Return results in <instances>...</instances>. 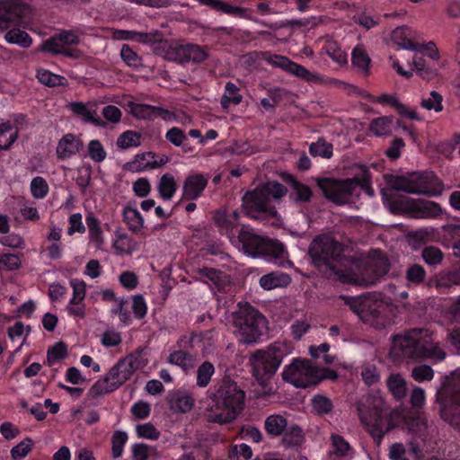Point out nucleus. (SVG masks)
Masks as SVG:
<instances>
[{
	"mask_svg": "<svg viewBox=\"0 0 460 460\" xmlns=\"http://www.w3.org/2000/svg\"><path fill=\"white\" fill-rule=\"evenodd\" d=\"M387 188L382 189L383 204L393 214H409L416 218H436L442 214L441 206L431 200L414 199L404 194L437 197L443 191V183L432 171L416 172L408 176L385 175Z\"/></svg>",
	"mask_w": 460,
	"mask_h": 460,
	"instance_id": "f257e3e1",
	"label": "nucleus"
},
{
	"mask_svg": "<svg viewBox=\"0 0 460 460\" xmlns=\"http://www.w3.org/2000/svg\"><path fill=\"white\" fill-rule=\"evenodd\" d=\"M239 218L240 214L236 210L231 213L218 211L215 215V224L221 234H225L243 253L282 263L288 256L285 245L279 240L258 234L249 226H240Z\"/></svg>",
	"mask_w": 460,
	"mask_h": 460,
	"instance_id": "f03ea898",
	"label": "nucleus"
},
{
	"mask_svg": "<svg viewBox=\"0 0 460 460\" xmlns=\"http://www.w3.org/2000/svg\"><path fill=\"white\" fill-rule=\"evenodd\" d=\"M389 355L396 361L406 358L443 360L446 357V353L432 342L431 333L419 328L394 336Z\"/></svg>",
	"mask_w": 460,
	"mask_h": 460,
	"instance_id": "7ed1b4c3",
	"label": "nucleus"
},
{
	"mask_svg": "<svg viewBox=\"0 0 460 460\" xmlns=\"http://www.w3.org/2000/svg\"><path fill=\"white\" fill-rule=\"evenodd\" d=\"M341 252L340 243L327 236H316L309 246L313 264L328 279L343 284L356 283L354 273L339 264Z\"/></svg>",
	"mask_w": 460,
	"mask_h": 460,
	"instance_id": "20e7f679",
	"label": "nucleus"
},
{
	"mask_svg": "<svg viewBox=\"0 0 460 460\" xmlns=\"http://www.w3.org/2000/svg\"><path fill=\"white\" fill-rule=\"evenodd\" d=\"M285 185L275 181L259 184L253 190H248L243 197V208L245 214L252 219L269 223L279 217L272 200H279L287 195Z\"/></svg>",
	"mask_w": 460,
	"mask_h": 460,
	"instance_id": "39448f33",
	"label": "nucleus"
},
{
	"mask_svg": "<svg viewBox=\"0 0 460 460\" xmlns=\"http://www.w3.org/2000/svg\"><path fill=\"white\" fill-rule=\"evenodd\" d=\"M211 395L216 407L208 413L209 421L228 423L243 409L245 392L230 376H224L214 386Z\"/></svg>",
	"mask_w": 460,
	"mask_h": 460,
	"instance_id": "423d86ee",
	"label": "nucleus"
},
{
	"mask_svg": "<svg viewBox=\"0 0 460 460\" xmlns=\"http://www.w3.org/2000/svg\"><path fill=\"white\" fill-rule=\"evenodd\" d=\"M281 378L296 388H309L323 380H336L338 374L329 367H318L310 359L293 358L283 367Z\"/></svg>",
	"mask_w": 460,
	"mask_h": 460,
	"instance_id": "0eeeda50",
	"label": "nucleus"
},
{
	"mask_svg": "<svg viewBox=\"0 0 460 460\" xmlns=\"http://www.w3.org/2000/svg\"><path fill=\"white\" fill-rule=\"evenodd\" d=\"M290 354L288 346L275 341L264 349H256L250 356L252 374L258 383L265 387L276 375L284 358Z\"/></svg>",
	"mask_w": 460,
	"mask_h": 460,
	"instance_id": "6e6552de",
	"label": "nucleus"
},
{
	"mask_svg": "<svg viewBox=\"0 0 460 460\" xmlns=\"http://www.w3.org/2000/svg\"><path fill=\"white\" fill-rule=\"evenodd\" d=\"M232 322L240 341L245 344L258 342L268 329L266 317L249 303H238L237 309L232 313Z\"/></svg>",
	"mask_w": 460,
	"mask_h": 460,
	"instance_id": "1a4fd4ad",
	"label": "nucleus"
},
{
	"mask_svg": "<svg viewBox=\"0 0 460 460\" xmlns=\"http://www.w3.org/2000/svg\"><path fill=\"white\" fill-rule=\"evenodd\" d=\"M441 418L460 429V370L452 374L436 394Z\"/></svg>",
	"mask_w": 460,
	"mask_h": 460,
	"instance_id": "9d476101",
	"label": "nucleus"
},
{
	"mask_svg": "<svg viewBox=\"0 0 460 460\" xmlns=\"http://www.w3.org/2000/svg\"><path fill=\"white\" fill-rule=\"evenodd\" d=\"M368 409V424L371 426L370 434L374 441L379 445L385 435L392 428L391 420L385 414V402L378 395H369L367 399Z\"/></svg>",
	"mask_w": 460,
	"mask_h": 460,
	"instance_id": "9b49d317",
	"label": "nucleus"
},
{
	"mask_svg": "<svg viewBox=\"0 0 460 460\" xmlns=\"http://www.w3.org/2000/svg\"><path fill=\"white\" fill-rule=\"evenodd\" d=\"M318 186L328 200L341 205L347 203L355 194L359 186V181L356 178L345 180L324 178L318 181Z\"/></svg>",
	"mask_w": 460,
	"mask_h": 460,
	"instance_id": "f8f14e48",
	"label": "nucleus"
},
{
	"mask_svg": "<svg viewBox=\"0 0 460 460\" xmlns=\"http://www.w3.org/2000/svg\"><path fill=\"white\" fill-rule=\"evenodd\" d=\"M132 375L126 367L124 361L119 359L102 379L95 382L89 390L93 397L110 394L119 388L131 378Z\"/></svg>",
	"mask_w": 460,
	"mask_h": 460,
	"instance_id": "ddd939ff",
	"label": "nucleus"
},
{
	"mask_svg": "<svg viewBox=\"0 0 460 460\" xmlns=\"http://www.w3.org/2000/svg\"><path fill=\"white\" fill-rule=\"evenodd\" d=\"M30 13V5L21 0H0V29L20 24Z\"/></svg>",
	"mask_w": 460,
	"mask_h": 460,
	"instance_id": "4468645a",
	"label": "nucleus"
},
{
	"mask_svg": "<svg viewBox=\"0 0 460 460\" xmlns=\"http://www.w3.org/2000/svg\"><path fill=\"white\" fill-rule=\"evenodd\" d=\"M264 59L268 64L275 67H279L284 71L305 79L308 82H318L319 75L311 73L305 66L290 60L288 58L278 54L264 53Z\"/></svg>",
	"mask_w": 460,
	"mask_h": 460,
	"instance_id": "2eb2a0df",
	"label": "nucleus"
},
{
	"mask_svg": "<svg viewBox=\"0 0 460 460\" xmlns=\"http://www.w3.org/2000/svg\"><path fill=\"white\" fill-rule=\"evenodd\" d=\"M387 309V305L382 302L369 299L360 300L358 305L354 306V310L362 320L381 326H385L389 323V318L386 314Z\"/></svg>",
	"mask_w": 460,
	"mask_h": 460,
	"instance_id": "dca6fc26",
	"label": "nucleus"
},
{
	"mask_svg": "<svg viewBox=\"0 0 460 460\" xmlns=\"http://www.w3.org/2000/svg\"><path fill=\"white\" fill-rule=\"evenodd\" d=\"M127 106L132 116L138 119L154 120L156 118H162L164 120H170L173 115L165 108L150 104L128 102Z\"/></svg>",
	"mask_w": 460,
	"mask_h": 460,
	"instance_id": "f3484780",
	"label": "nucleus"
},
{
	"mask_svg": "<svg viewBox=\"0 0 460 460\" xmlns=\"http://www.w3.org/2000/svg\"><path fill=\"white\" fill-rule=\"evenodd\" d=\"M208 179L204 174L196 172L188 175L182 184L181 200L193 201L199 199L207 188Z\"/></svg>",
	"mask_w": 460,
	"mask_h": 460,
	"instance_id": "a211bd4d",
	"label": "nucleus"
},
{
	"mask_svg": "<svg viewBox=\"0 0 460 460\" xmlns=\"http://www.w3.org/2000/svg\"><path fill=\"white\" fill-rule=\"evenodd\" d=\"M173 60L179 63H193L200 64L204 62L208 55L206 50L197 44L178 45L173 49Z\"/></svg>",
	"mask_w": 460,
	"mask_h": 460,
	"instance_id": "6ab92c4d",
	"label": "nucleus"
},
{
	"mask_svg": "<svg viewBox=\"0 0 460 460\" xmlns=\"http://www.w3.org/2000/svg\"><path fill=\"white\" fill-rule=\"evenodd\" d=\"M198 273L200 278L209 281L213 288L217 289V292L226 293L232 288L231 278L225 271L209 267H203L199 269Z\"/></svg>",
	"mask_w": 460,
	"mask_h": 460,
	"instance_id": "aec40b11",
	"label": "nucleus"
},
{
	"mask_svg": "<svg viewBox=\"0 0 460 460\" xmlns=\"http://www.w3.org/2000/svg\"><path fill=\"white\" fill-rule=\"evenodd\" d=\"M95 107L94 102H72L68 104L69 110L76 116L82 118L86 123H91L99 128L107 127L106 121L96 115L95 111L92 108Z\"/></svg>",
	"mask_w": 460,
	"mask_h": 460,
	"instance_id": "412c9836",
	"label": "nucleus"
},
{
	"mask_svg": "<svg viewBox=\"0 0 460 460\" xmlns=\"http://www.w3.org/2000/svg\"><path fill=\"white\" fill-rule=\"evenodd\" d=\"M167 163V158L161 157L156 159V155L154 152H146L138 154L135 159L127 164L128 169L134 172H143L148 169H156Z\"/></svg>",
	"mask_w": 460,
	"mask_h": 460,
	"instance_id": "4be33fe9",
	"label": "nucleus"
},
{
	"mask_svg": "<svg viewBox=\"0 0 460 460\" xmlns=\"http://www.w3.org/2000/svg\"><path fill=\"white\" fill-rule=\"evenodd\" d=\"M83 148V142L72 133L65 134L56 148L57 156L59 160H66L79 153Z\"/></svg>",
	"mask_w": 460,
	"mask_h": 460,
	"instance_id": "5701e85b",
	"label": "nucleus"
},
{
	"mask_svg": "<svg viewBox=\"0 0 460 460\" xmlns=\"http://www.w3.org/2000/svg\"><path fill=\"white\" fill-rule=\"evenodd\" d=\"M40 49L46 53L62 55L73 59H77L81 57V51L79 49L63 46L57 34L44 40Z\"/></svg>",
	"mask_w": 460,
	"mask_h": 460,
	"instance_id": "b1692460",
	"label": "nucleus"
},
{
	"mask_svg": "<svg viewBox=\"0 0 460 460\" xmlns=\"http://www.w3.org/2000/svg\"><path fill=\"white\" fill-rule=\"evenodd\" d=\"M168 404L174 412L187 413L192 410L195 399L187 391L179 389L170 394Z\"/></svg>",
	"mask_w": 460,
	"mask_h": 460,
	"instance_id": "393cba45",
	"label": "nucleus"
},
{
	"mask_svg": "<svg viewBox=\"0 0 460 460\" xmlns=\"http://www.w3.org/2000/svg\"><path fill=\"white\" fill-rule=\"evenodd\" d=\"M290 283V275L280 270H275L264 274L259 279V284L264 290L286 288Z\"/></svg>",
	"mask_w": 460,
	"mask_h": 460,
	"instance_id": "a878e982",
	"label": "nucleus"
},
{
	"mask_svg": "<svg viewBox=\"0 0 460 460\" xmlns=\"http://www.w3.org/2000/svg\"><path fill=\"white\" fill-rule=\"evenodd\" d=\"M285 181L292 190L289 196L290 199L297 203H307L311 200L313 191L308 185L299 181L296 177L290 174L287 176Z\"/></svg>",
	"mask_w": 460,
	"mask_h": 460,
	"instance_id": "bb28decb",
	"label": "nucleus"
},
{
	"mask_svg": "<svg viewBox=\"0 0 460 460\" xmlns=\"http://www.w3.org/2000/svg\"><path fill=\"white\" fill-rule=\"evenodd\" d=\"M351 63L357 73L361 76L370 75L371 58L361 46L358 45L352 49Z\"/></svg>",
	"mask_w": 460,
	"mask_h": 460,
	"instance_id": "cd10ccee",
	"label": "nucleus"
},
{
	"mask_svg": "<svg viewBox=\"0 0 460 460\" xmlns=\"http://www.w3.org/2000/svg\"><path fill=\"white\" fill-rule=\"evenodd\" d=\"M166 362L181 367V369L187 374L190 370L194 368L195 355L194 353L176 349L170 352L166 358Z\"/></svg>",
	"mask_w": 460,
	"mask_h": 460,
	"instance_id": "c85d7f7f",
	"label": "nucleus"
},
{
	"mask_svg": "<svg viewBox=\"0 0 460 460\" xmlns=\"http://www.w3.org/2000/svg\"><path fill=\"white\" fill-rule=\"evenodd\" d=\"M19 134L18 128L9 120L0 121V152L11 149L17 140Z\"/></svg>",
	"mask_w": 460,
	"mask_h": 460,
	"instance_id": "c756f323",
	"label": "nucleus"
},
{
	"mask_svg": "<svg viewBox=\"0 0 460 460\" xmlns=\"http://www.w3.org/2000/svg\"><path fill=\"white\" fill-rule=\"evenodd\" d=\"M386 385L397 402L402 401L407 396L408 385L401 374H391L386 380Z\"/></svg>",
	"mask_w": 460,
	"mask_h": 460,
	"instance_id": "7c9ffc66",
	"label": "nucleus"
},
{
	"mask_svg": "<svg viewBox=\"0 0 460 460\" xmlns=\"http://www.w3.org/2000/svg\"><path fill=\"white\" fill-rule=\"evenodd\" d=\"M389 270L390 263L386 258H382L371 262L367 269V272L370 276L367 280H364L365 286L375 285L381 278L385 276Z\"/></svg>",
	"mask_w": 460,
	"mask_h": 460,
	"instance_id": "2f4dec72",
	"label": "nucleus"
},
{
	"mask_svg": "<svg viewBox=\"0 0 460 460\" xmlns=\"http://www.w3.org/2000/svg\"><path fill=\"white\" fill-rule=\"evenodd\" d=\"M394 128V117L381 116L375 118L369 124V130L376 137H387Z\"/></svg>",
	"mask_w": 460,
	"mask_h": 460,
	"instance_id": "473e14b6",
	"label": "nucleus"
},
{
	"mask_svg": "<svg viewBox=\"0 0 460 460\" xmlns=\"http://www.w3.org/2000/svg\"><path fill=\"white\" fill-rule=\"evenodd\" d=\"M126 367L133 375L137 370L143 369L148 364L147 352L145 349H137L125 358H121Z\"/></svg>",
	"mask_w": 460,
	"mask_h": 460,
	"instance_id": "72a5a7b5",
	"label": "nucleus"
},
{
	"mask_svg": "<svg viewBox=\"0 0 460 460\" xmlns=\"http://www.w3.org/2000/svg\"><path fill=\"white\" fill-rule=\"evenodd\" d=\"M305 440L303 429L296 424L287 426L282 433V442L286 447H300Z\"/></svg>",
	"mask_w": 460,
	"mask_h": 460,
	"instance_id": "f704fd0d",
	"label": "nucleus"
},
{
	"mask_svg": "<svg viewBox=\"0 0 460 460\" xmlns=\"http://www.w3.org/2000/svg\"><path fill=\"white\" fill-rule=\"evenodd\" d=\"M288 420L285 417L279 414L268 416L264 421V428L267 433L272 437L282 435L287 429Z\"/></svg>",
	"mask_w": 460,
	"mask_h": 460,
	"instance_id": "c9c22d12",
	"label": "nucleus"
},
{
	"mask_svg": "<svg viewBox=\"0 0 460 460\" xmlns=\"http://www.w3.org/2000/svg\"><path fill=\"white\" fill-rule=\"evenodd\" d=\"M311 406L313 412L317 416H326L333 411L332 401L323 394H314L311 399Z\"/></svg>",
	"mask_w": 460,
	"mask_h": 460,
	"instance_id": "e433bc0d",
	"label": "nucleus"
},
{
	"mask_svg": "<svg viewBox=\"0 0 460 460\" xmlns=\"http://www.w3.org/2000/svg\"><path fill=\"white\" fill-rule=\"evenodd\" d=\"M178 189L174 177L170 173H164L159 180L157 190L164 200H170Z\"/></svg>",
	"mask_w": 460,
	"mask_h": 460,
	"instance_id": "4c0bfd02",
	"label": "nucleus"
},
{
	"mask_svg": "<svg viewBox=\"0 0 460 460\" xmlns=\"http://www.w3.org/2000/svg\"><path fill=\"white\" fill-rule=\"evenodd\" d=\"M331 442L332 446V454L339 458L351 457L354 450L345 438L339 434H332Z\"/></svg>",
	"mask_w": 460,
	"mask_h": 460,
	"instance_id": "58836bf2",
	"label": "nucleus"
},
{
	"mask_svg": "<svg viewBox=\"0 0 460 460\" xmlns=\"http://www.w3.org/2000/svg\"><path fill=\"white\" fill-rule=\"evenodd\" d=\"M123 220L128 225V229L133 233L140 231L144 226V219L137 208L126 207L123 210Z\"/></svg>",
	"mask_w": 460,
	"mask_h": 460,
	"instance_id": "ea45409f",
	"label": "nucleus"
},
{
	"mask_svg": "<svg viewBox=\"0 0 460 460\" xmlns=\"http://www.w3.org/2000/svg\"><path fill=\"white\" fill-rule=\"evenodd\" d=\"M36 77L40 84L48 87L65 86L67 83L64 76L43 68L37 70Z\"/></svg>",
	"mask_w": 460,
	"mask_h": 460,
	"instance_id": "a19ab883",
	"label": "nucleus"
},
{
	"mask_svg": "<svg viewBox=\"0 0 460 460\" xmlns=\"http://www.w3.org/2000/svg\"><path fill=\"white\" fill-rule=\"evenodd\" d=\"M243 96L239 93V88L232 82L225 85V94L221 98V106L227 109L230 104L238 105L242 102Z\"/></svg>",
	"mask_w": 460,
	"mask_h": 460,
	"instance_id": "79ce46f5",
	"label": "nucleus"
},
{
	"mask_svg": "<svg viewBox=\"0 0 460 460\" xmlns=\"http://www.w3.org/2000/svg\"><path fill=\"white\" fill-rule=\"evenodd\" d=\"M309 153L314 157L320 156L325 159H330L333 155V146L327 142L323 137H319L317 141L310 144Z\"/></svg>",
	"mask_w": 460,
	"mask_h": 460,
	"instance_id": "37998d69",
	"label": "nucleus"
},
{
	"mask_svg": "<svg viewBox=\"0 0 460 460\" xmlns=\"http://www.w3.org/2000/svg\"><path fill=\"white\" fill-rule=\"evenodd\" d=\"M8 43L17 44L22 48H29L32 43L31 37L24 31L19 28H12L4 36Z\"/></svg>",
	"mask_w": 460,
	"mask_h": 460,
	"instance_id": "c03bdc74",
	"label": "nucleus"
},
{
	"mask_svg": "<svg viewBox=\"0 0 460 460\" xmlns=\"http://www.w3.org/2000/svg\"><path fill=\"white\" fill-rule=\"evenodd\" d=\"M128 440V433L123 430H115L111 436V452L113 459L122 456L124 447Z\"/></svg>",
	"mask_w": 460,
	"mask_h": 460,
	"instance_id": "a18cd8bd",
	"label": "nucleus"
},
{
	"mask_svg": "<svg viewBox=\"0 0 460 460\" xmlns=\"http://www.w3.org/2000/svg\"><path fill=\"white\" fill-rule=\"evenodd\" d=\"M142 135L140 132L127 130L120 134L117 139V146L121 149L137 147L141 145Z\"/></svg>",
	"mask_w": 460,
	"mask_h": 460,
	"instance_id": "49530a36",
	"label": "nucleus"
},
{
	"mask_svg": "<svg viewBox=\"0 0 460 460\" xmlns=\"http://www.w3.org/2000/svg\"><path fill=\"white\" fill-rule=\"evenodd\" d=\"M85 220L89 230L90 240L95 243L97 245L102 244L103 233L101 227L100 220L93 214L88 215Z\"/></svg>",
	"mask_w": 460,
	"mask_h": 460,
	"instance_id": "de8ad7c7",
	"label": "nucleus"
},
{
	"mask_svg": "<svg viewBox=\"0 0 460 460\" xmlns=\"http://www.w3.org/2000/svg\"><path fill=\"white\" fill-rule=\"evenodd\" d=\"M214 374V365L209 361H204L197 370V385L202 388L208 386Z\"/></svg>",
	"mask_w": 460,
	"mask_h": 460,
	"instance_id": "09e8293b",
	"label": "nucleus"
},
{
	"mask_svg": "<svg viewBox=\"0 0 460 460\" xmlns=\"http://www.w3.org/2000/svg\"><path fill=\"white\" fill-rule=\"evenodd\" d=\"M405 278L409 285H420L426 279V270L420 264H411L406 269Z\"/></svg>",
	"mask_w": 460,
	"mask_h": 460,
	"instance_id": "8fccbe9b",
	"label": "nucleus"
},
{
	"mask_svg": "<svg viewBox=\"0 0 460 460\" xmlns=\"http://www.w3.org/2000/svg\"><path fill=\"white\" fill-rule=\"evenodd\" d=\"M408 31L409 29L405 26L398 27L393 31L392 37L403 49L415 50L417 49L418 43L408 38Z\"/></svg>",
	"mask_w": 460,
	"mask_h": 460,
	"instance_id": "3c124183",
	"label": "nucleus"
},
{
	"mask_svg": "<svg viewBox=\"0 0 460 460\" xmlns=\"http://www.w3.org/2000/svg\"><path fill=\"white\" fill-rule=\"evenodd\" d=\"M88 156L95 163H102L107 157V152L98 139H93L87 146Z\"/></svg>",
	"mask_w": 460,
	"mask_h": 460,
	"instance_id": "603ef678",
	"label": "nucleus"
},
{
	"mask_svg": "<svg viewBox=\"0 0 460 460\" xmlns=\"http://www.w3.org/2000/svg\"><path fill=\"white\" fill-rule=\"evenodd\" d=\"M67 356V346L62 342H57L54 346L48 349L47 361L49 366L54 365L56 362L65 358Z\"/></svg>",
	"mask_w": 460,
	"mask_h": 460,
	"instance_id": "864d4df0",
	"label": "nucleus"
},
{
	"mask_svg": "<svg viewBox=\"0 0 460 460\" xmlns=\"http://www.w3.org/2000/svg\"><path fill=\"white\" fill-rule=\"evenodd\" d=\"M252 456V450L247 444L234 445L228 451L230 460H248Z\"/></svg>",
	"mask_w": 460,
	"mask_h": 460,
	"instance_id": "5fc2aeb1",
	"label": "nucleus"
},
{
	"mask_svg": "<svg viewBox=\"0 0 460 460\" xmlns=\"http://www.w3.org/2000/svg\"><path fill=\"white\" fill-rule=\"evenodd\" d=\"M199 341L197 332L185 333L179 337L176 341V348L182 351L191 352Z\"/></svg>",
	"mask_w": 460,
	"mask_h": 460,
	"instance_id": "6e6d98bb",
	"label": "nucleus"
},
{
	"mask_svg": "<svg viewBox=\"0 0 460 460\" xmlns=\"http://www.w3.org/2000/svg\"><path fill=\"white\" fill-rule=\"evenodd\" d=\"M33 441L30 438H25L19 444L11 449V456L13 460H20L26 457L32 450Z\"/></svg>",
	"mask_w": 460,
	"mask_h": 460,
	"instance_id": "4d7b16f0",
	"label": "nucleus"
},
{
	"mask_svg": "<svg viewBox=\"0 0 460 460\" xmlns=\"http://www.w3.org/2000/svg\"><path fill=\"white\" fill-rule=\"evenodd\" d=\"M443 97L436 91H432L429 96L421 100V107L428 111H435L440 112L443 111Z\"/></svg>",
	"mask_w": 460,
	"mask_h": 460,
	"instance_id": "13d9d810",
	"label": "nucleus"
},
{
	"mask_svg": "<svg viewBox=\"0 0 460 460\" xmlns=\"http://www.w3.org/2000/svg\"><path fill=\"white\" fill-rule=\"evenodd\" d=\"M49 188L46 180L40 176L34 177L31 181V192L35 199H43L49 193Z\"/></svg>",
	"mask_w": 460,
	"mask_h": 460,
	"instance_id": "bf43d9fd",
	"label": "nucleus"
},
{
	"mask_svg": "<svg viewBox=\"0 0 460 460\" xmlns=\"http://www.w3.org/2000/svg\"><path fill=\"white\" fill-rule=\"evenodd\" d=\"M22 266L21 257L13 253H4L0 255V269L13 271Z\"/></svg>",
	"mask_w": 460,
	"mask_h": 460,
	"instance_id": "052dcab7",
	"label": "nucleus"
},
{
	"mask_svg": "<svg viewBox=\"0 0 460 460\" xmlns=\"http://www.w3.org/2000/svg\"><path fill=\"white\" fill-rule=\"evenodd\" d=\"M422 258L424 261L429 265H438L443 260L442 251L436 246H427L422 250Z\"/></svg>",
	"mask_w": 460,
	"mask_h": 460,
	"instance_id": "680f3d73",
	"label": "nucleus"
},
{
	"mask_svg": "<svg viewBox=\"0 0 460 460\" xmlns=\"http://www.w3.org/2000/svg\"><path fill=\"white\" fill-rule=\"evenodd\" d=\"M165 139L174 146H183L184 151H187V149L184 148L187 136L181 128L178 127L171 128L165 133Z\"/></svg>",
	"mask_w": 460,
	"mask_h": 460,
	"instance_id": "e2e57ef3",
	"label": "nucleus"
},
{
	"mask_svg": "<svg viewBox=\"0 0 460 460\" xmlns=\"http://www.w3.org/2000/svg\"><path fill=\"white\" fill-rule=\"evenodd\" d=\"M361 377L367 386H371L379 382L380 376L377 367L372 364L363 366L361 370Z\"/></svg>",
	"mask_w": 460,
	"mask_h": 460,
	"instance_id": "0e129e2a",
	"label": "nucleus"
},
{
	"mask_svg": "<svg viewBox=\"0 0 460 460\" xmlns=\"http://www.w3.org/2000/svg\"><path fill=\"white\" fill-rule=\"evenodd\" d=\"M121 59L129 66L140 65L141 58L128 44H123L120 49Z\"/></svg>",
	"mask_w": 460,
	"mask_h": 460,
	"instance_id": "69168bd1",
	"label": "nucleus"
},
{
	"mask_svg": "<svg viewBox=\"0 0 460 460\" xmlns=\"http://www.w3.org/2000/svg\"><path fill=\"white\" fill-rule=\"evenodd\" d=\"M411 376L419 383L429 381L434 376V371L431 367L427 365L416 366L411 370Z\"/></svg>",
	"mask_w": 460,
	"mask_h": 460,
	"instance_id": "338daca9",
	"label": "nucleus"
},
{
	"mask_svg": "<svg viewBox=\"0 0 460 460\" xmlns=\"http://www.w3.org/2000/svg\"><path fill=\"white\" fill-rule=\"evenodd\" d=\"M136 430L137 436L142 438L156 440L160 437L159 430L151 423L138 424Z\"/></svg>",
	"mask_w": 460,
	"mask_h": 460,
	"instance_id": "774afa93",
	"label": "nucleus"
}]
</instances>
